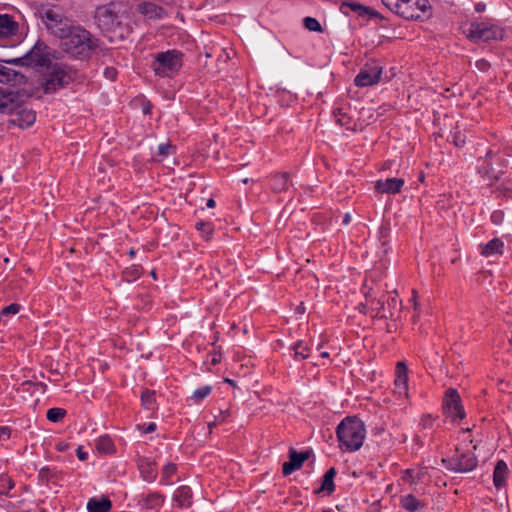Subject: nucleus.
<instances>
[{
  "label": "nucleus",
  "mask_w": 512,
  "mask_h": 512,
  "mask_svg": "<svg viewBox=\"0 0 512 512\" xmlns=\"http://www.w3.org/2000/svg\"><path fill=\"white\" fill-rule=\"evenodd\" d=\"M96 449L104 454L113 453L114 444L108 436H101L96 441Z\"/></svg>",
  "instance_id": "c85d7f7f"
},
{
  "label": "nucleus",
  "mask_w": 512,
  "mask_h": 512,
  "mask_svg": "<svg viewBox=\"0 0 512 512\" xmlns=\"http://www.w3.org/2000/svg\"><path fill=\"white\" fill-rule=\"evenodd\" d=\"M174 146H172L171 144L169 143H165V144H160L159 147H158V154L160 156H168L169 154L172 153V151H174Z\"/></svg>",
  "instance_id": "a19ab883"
},
{
  "label": "nucleus",
  "mask_w": 512,
  "mask_h": 512,
  "mask_svg": "<svg viewBox=\"0 0 512 512\" xmlns=\"http://www.w3.org/2000/svg\"><path fill=\"white\" fill-rule=\"evenodd\" d=\"M14 484L12 480L6 475H0V494H7Z\"/></svg>",
  "instance_id": "4c0bfd02"
},
{
  "label": "nucleus",
  "mask_w": 512,
  "mask_h": 512,
  "mask_svg": "<svg viewBox=\"0 0 512 512\" xmlns=\"http://www.w3.org/2000/svg\"><path fill=\"white\" fill-rule=\"evenodd\" d=\"M138 469L141 477L147 482H153L157 477L155 464L149 458H139Z\"/></svg>",
  "instance_id": "6ab92c4d"
},
{
  "label": "nucleus",
  "mask_w": 512,
  "mask_h": 512,
  "mask_svg": "<svg viewBox=\"0 0 512 512\" xmlns=\"http://www.w3.org/2000/svg\"><path fill=\"white\" fill-rule=\"evenodd\" d=\"M371 305H372V308L378 312L380 311H383L384 313H387L386 310H385V306H384V302L381 301V300H377L375 298H373L371 300Z\"/></svg>",
  "instance_id": "a18cd8bd"
},
{
  "label": "nucleus",
  "mask_w": 512,
  "mask_h": 512,
  "mask_svg": "<svg viewBox=\"0 0 512 512\" xmlns=\"http://www.w3.org/2000/svg\"><path fill=\"white\" fill-rule=\"evenodd\" d=\"M476 66L478 69L485 71L489 68V63L485 59H481L476 62Z\"/></svg>",
  "instance_id": "3c124183"
},
{
  "label": "nucleus",
  "mask_w": 512,
  "mask_h": 512,
  "mask_svg": "<svg viewBox=\"0 0 512 512\" xmlns=\"http://www.w3.org/2000/svg\"><path fill=\"white\" fill-rule=\"evenodd\" d=\"M196 228L203 234V236H208L212 233V226L210 223L200 222L196 225Z\"/></svg>",
  "instance_id": "79ce46f5"
},
{
  "label": "nucleus",
  "mask_w": 512,
  "mask_h": 512,
  "mask_svg": "<svg viewBox=\"0 0 512 512\" xmlns=\"http://www.w3.org/2000/svg\"><path fill=\"white\" fill-rule=\"evenodd\" d=\"M58 451H65L68 448V444L60 442L56 446Z\"/></svg>",
  "instance_id": "13d9d810"
},
{
  "label": "nucleus",
  "mask_w": 512,
  "mask_h": 512,
  "mask_svg": "<svg viewBox=\"0 0 512 512\" xmlns=\"http://www.w3.org/2000/svg\"><path fill=\"white\" fill-rule=\"evenodd\" d=\"M442 462L448 466H454L456 462H458V457L451 458L449 460L443 459Z\"/></svg>",
  "instance_id": "5fc2aeb1"
},
{
  "label": "nucleus",
  "mask_w": 512,
  "mask_h": 512,
  "mask_svg": "<svg viewBox=\"0 0 512 512\" xmlns=\"http://www.w3.org/2000/svg\"><path fill=\"white\" fill-rule=\"evenodd\" d=\"M296 310H297L299 313H303V312H304V310H305L303 303H301V304L297 307V309H296Z\"/></svg>",
  "instance_id": "e2e57ef3"
},
{
  "label": "nucleus",
  "mask_w": 512,
  "mask_h": 512,
  "mask_svg": "<svg viewBox=\"0 0 512 512\" xmlns=\"http://www.w3.org/2000/svg\"><path fill=\"white\" fill-rule=\"evenodd\" d=\"M77 456H78L79 460H81V461L86 460L88 457L87 453L84 452L81 447H78V449H77Z\"/></svg>",
  "instance_id": "864d4df0"
},
{
  "label": "nucleus",
  "mask_w": 512,
  "mask_h": 512,
  "mask_svg": "<svg viewBox=\"0 0 512 512\" xmlns=\"http://www.w3.org/2000/svg\"><path fill=\"white\" fill-rule=\"evenodd\" d=\"M164 499L165 497L162 494L154 492L143 496L139 504L143 509L153 510L159 508L163 504Z\"/></svg>",
  "instance_id": "412c9836"
},
{
  "label": "nucleus",
  "mask_w": 512,
  "mask_h": 512,
  "mask_svg": "<svg viewBox=\"0 0 512 512\" xmlns=\"http://www.w3.org/2000/svg\"><path fill=\"white\" fill-rule=\"evenodd\" d=\"M404 180L402 178H389L386 180H378L375 183V190L380 193L396 194L399 193Z\"/></svg>",
  "instance_id": "f3484780"
},
{
  "label": "nucleus",
  "mask_w": 512,
  "mask_h": 512,
  "mask_svg": "<svg viewBox=\"0 0 512 512\" xmlns=\"http://www.w3.org/2000/svg\"><path fill=\"white\" fill-rule=\"evenodd\" d=\"M382 67L376 62L367 63L354 79L358 87H368L377 84L380 81Z\"/></svg>",
  "instance_id": "ddd939ff"
},
{
  "label": "nucleus",
  "mask_w": 512,
  "mask_h": 512,
  "mask_svg": "<svg viewBox=\"0 0 512 512\" xmlns=\"http://www.w3.org/2000/svg\"><path fill=\"white\" fill-rule=\"evenodd\" d=\"M454 144L457 147H462L465 144V139L460 134H456L454 137Z\"/></svg>",
  "instance_id": "603ef678"
},
{
  "label": "nucleus",
  "mask_w": 512,
  "mask_h": 512,
  "mask_svg": "<svg viewBox=\"0 0 512 512\" xmlns=\"http://www.w3.org/2000/svg\"><path fill=\"white\" fill-rule=\"evenodd\" d=\"M141 402L146 409H150L151 405L155 402V392L145 389L141 393Z\"/></svg>",
  "instance_id": "72a5a7b5"
},
{
  "label": "nucleus",
  "mask_w": 512,
  "mask_h": 512,
  "mask_svg": "<svg viewBox=\"0 0 512 512\" xmlns=\"http://www.w3.org/2000/svg\"><path fill=\"white\" fill-rule=\"evenodd\" d=\"M142 273V268L139 266H131L125 269L123 272V278L127 282H132L137 280Z\"/></svg>",
  "instance_id": "7c9ffc66"
},
{
  "label": "nucleus",
  "mask_w": 512,
  "mask_h": 512,
  "mask_svg": "<svg viewBox=\"0 0 512 512\" xmlns=\"http://www.w3.org/2000/svg\"><path fill=\"white\" fill-rule=\"evenodd\" d=\"M508 471L509 469L505 461L499 460L496 463L493 473V482L497 488H500L505 484V478Z\"/></svg>",
  "instance_id": "393cba45"
},
{
  "label": "nucleus",
  "mask_w": 512,
  "mask_h": 512,
  "mask_svg": "<svg viewBox=\"0 0 512 512\" xmlns=\"http://www.w3.org/2000/svg\"><path fill=\"white\" fill-rule=\"evenodd\" d=\"M290 175L287 172L276 173L272 176L271 189L275 193H281L288 190Z\"/></svg>",
  "instance_id": "5701e85b"
},
{
  "label": "nucleus",
  "mask_w": 512,
  "mask_h": 512,
  "mask_svg": "<svg viewBox=\"0 0 512 512\" xmlns=\"http://www.w3.org/2000/svg\"><path fill=\"white\" fill-rule=\"evenodd\" d=\"M177 467L174 463L166 464L162 469V478L165 483L176 473Z\"/></svg>",
  "instance_id": "58836bf2"
},
{
  "label": "nucleus",
  "mask_w": 512,
  "mask_h": 512,
  "mask_svg": "<svg viewBox=\"0 0 512 512\" xmlns=\"http://www.w3.org/2000/svg\"><path fill=\"white\" fill-rule=\"evenodd\" d=\"M0 113L11 116L10 123L21 128L29 127L36 120V114L14 100L12 93L0 88Z\"/></svg>",
  "instance_id": "20e7f679"
},
{
  "label": "nucleus",
  "mask_w": 512,
  "mask_h": 512,
  "mask_svg": "<svg viewBox=\"0 0 512 512\" xmlns=\"http://www.w3.org/2000/svg\"><path fill=\"white\" fill-rule=\"evenodd\" d=\"M150 109H151V105H150V103H147V104H144V105H143V109H142V110H143V113H145V114L149 113V112H150Z\"/></svg>",
  "instance_id": "052dcab7"
},
{
  "label": "nucleus",
  "mask_w": 512,
  "mask_h": 512,
  "mask_svg": "<svg viewBox=\"0 0 512 512\" xmlns=\"http://www.w3.org/2000/svg\"><path fill=\"white\" fill-rule=\"evenodd\" d=\"M503 246V241L499 238L492 239L482 247L481 254L487 257L494 254H501Z\"/></svg>",
  "instance_id": "bb28decb"
},
{
  "label": "nucleus",
  "mask_w": 512,
  "mask_h": 512,
  "mask_svg": "<svg viewBox=\"0 0 512 512\" xmlns=\"http://www.w3.org/2000/svg\"><path fill=\"white\" fill-rule=\"evenodd\" d=\"M412 294H413V296H412L411 302L413 303L414 311L415 312H419L420 311V305H419V303L417 301L418 293H417L416 290H413Z\"/></svg>",
  "instance_id": "09e8293b"
},
{
  "label": "nucleus",
  "mask_w": 512,
  "mask_h": 512,
  "mask_svg": "<svg viewBox=\"0 0 512 512\" xmlns=\"http://www.w3.org/2000/svg\"><path fill=\"white\" fill-rule=\"evenodd\" d=\"M293 349L295 351V357L298 359H307L309 357V347L304 344L302 341H298Z\"/></svg>",
  "instance_id": "473e14b6"
},
{
  "label": "nucleus",
  "mask_w": 512,
  "mask_h": 512,
  "mask_svg": "<svg viewBox=\"0 0 512 512\" xmlns=\"http://www.w3.org/2000/svg\"><path fill=\"white\" fill-rule=\"evenodd\" d=\"M39 16L47 30L58 38L64 37L71 27L70 21L57 7L43 8L39 11Z\"/></svg>",
  "instance_id": "0eeeda50"
},
{
  "label": "nucleus",
  "mask_w": 512,
  "mask_h": 512,
  "mask_svg": "<svg viewBox=\"0 0 512 512\" xmlns=\"http://www.w3.org/2000/svg\"><path fill=\"white\" fill-rule=\"evenodd\" d=\"M66 415V410L62 408H51L47 411L46 417L51 422H59Z\"/></svg>",
  "instance_id": "2f4dec72"
},
{
  "label": "nucleus",
  "mask_w": 512,
  "mask_h": 512,
  "mask_svg": "<svg viewBox=\"0 0 512 512\" xmlns=\"http://www.w3.org/2000/svg\"><path fill=\"white\" fill-rule=\"evenodd\" d=\"M483 9H484V6H481L480 4H478V5L476 6V10H477L478 12L482 11Z\"/></svg>",
  "instance_id": "69168bd1"
},
{
  "label": "nucleus",
  "mask_w": 512,
  "mask_h": 512,
  "mask_svg": "<svg viewBox=\"0 0 512 512\" xmlns=\"http://www.w3.org/2000/svg\"><path fill=\"white\" fill-rule=\"evenodd\" d=\"M395 392L400 396L408 395V368L403 361L396 364L395 369Z\"/></svg>",
  "instance_id": "dca6fc26"
},
{
  "label": "nucleus",
  "mask_w": 512,
  "mask_h": 512,
  "mask_svg": "<svg viewBox=\"0 0 512 512\" xmlns=\"http://www.w3.org/2000/svg\"><path fill=\"white\" fill-rule=\"evenodd\" d=\"M179 507H190L192 504V491L188 486L179 487L173 496Z\"/></svg>",
  "instance_id": "b1692460"
},
{
  "label": "nucleus",
  "mask_w": 512,
  "mask_h": 512,
  "mask_svg": "<svg viewBox=\"0 0 512 512\" xmlns=\"http://www.w3.org/2000/svg\"><path fill=\"white\" fill-rule=\"evenodd\" d=\"M310 457L308 451L298 453L294 448L289 449V461L283 464V474L285 476L290 475L296 470H299L304 461Z\"/></svg>",
  "instance_id": "2eb2a0df"
},
{
  "label": "nucleus",
  "mask_w": 512,
  "mask_h": 512,
  "mask_svg": "<svg viewBox=\"0 0 512 512\" xmlns=\"http://www.w3.org/2000/svg\"><path fill=\"white\" fill-rule=\"evenodd\" d=\"M138 11L149 19L161 18L164 15L163 8L151 2L139 4Z\"/></svg>",
  "instance_id": "4be33fe9"
},
{
  "label": "nucleus",
  "mask_w": 512,
  "mask_h": 512,
  "mask_svg": "<svg viewBox=\"0 0 512 512\" xmlns=\"http://www.w3.org/2000/svg\"><path fill=\"white\" fill-rule=\"evenodd\" d=\"M476 466V457L462 454L458 457V462H456L454 466H448V469L455 472H469L472 471Z\"/></svg>",
  "instance_id": "aec40b11"
},
{
  "label": "nucleus",
  "mask_w": 512,
  "mask_h": 512,
  "mask_svg": "<svg viewBox=\"0 0 512 512\" xmlns=\"http://www.w3.org/2000/svg\"><path fill=\"white\" fill-rule=\"evenodd\" d=\"M335 489L334 481L332 479L323 477L322 485L316 490V493L327 491L329 494Z\"/></svg>",
  "instance_id": "ea45409f"
},
{
  "label": "nucleus",
  "mask_w": 512,
  "mask_h": 512,
  "mask_svg": "<svg viewBox=\"0 0 512 512\" xmlns=\"http://www.w3.org/2000/svg\"><path fill=\"white\" fill-rule=\"evenodd\" d=\"M345 8L351 9L352 11L358 13L360 16L365 14H369L370 16L376 15V13L371 8L363 6L358 2H343L340 7V10L343 13H346V11L344 10Z\"/></svg>",
  "instance_id": "cd10ccee"
},
{
  "label": "nucleus",
  "mask_w": 512,
  "mask_h": 512,
  "mask_svg": "<svg viewBox=\"0 0 512 512\" xmlns=\"http://www.w3.org/2000/svg\"><path fill=\"white\" fill-rule=\"evenodd\" d=\"M403 481L409 482V483H416V476L414 474L413 469H407L404 471L402 476Z\"/></svg>",
  "instance_id": "c03bdc74"
},
{
  "label": "nucleus",
  "mask_w": 512,
  "mask_h": 512,
  "mask_svg": "<svg viewBox=\"0 0 512 512\" xmlns=\"http://www.w3.org/2000/svg\"><path fill=\"white\" fill-rule=\"evenodd\" d=\"M400 305H401V301H399L397 299V296H392L388 300L389 309H388L387 313H383L382 314V317H384V318H393L394 315H395L394 310H396Z\"/></svg>",
  "instance_id": "c9c22d12"
},
{
  "label": "nucleus",
  "mask_w": 512,
  "mask_h": 512,
  "mask_svg": "<svg viewBox=\"0 0 512 512\" xmlns=\"http://www.w3.org/2000/svg\"><path fill=\"white\" fill-rule=\"evenodd\" d=\"M494 156L496 157L491 150L488 151L484 158L478 160L479 164L477 167L478 173L487 178L490 181V185H492L494 181L499 180L502 174V171L495 170L492 166L491 160Z\"/></svg>",
  "instance_id": "4468645a"
},
{
  "label": "nucleus",
  "mask_w": 512,
  "mask_h": 512,
  "mask_svg": "<svg viewBox=\"0 0 512 512\" xmlns=\"http://www.w3.org/2000/svg\"><path fill=\"white\" fill-rule=\"evenodd\" d=\"M18 28V23H16L10 15H0V40L16 35Z\"/></svg>",
  "instance_id": "a211bd4d"
},
{
  "label": "nucleus",
  "mask_w": 512,
  "mask_h": 512,
  "mask_svg": "<svg viewBox=\"0 0 512 512\" xmlns=\"http://www.w3.org/2000/svg\"><path fill=\"white\" fill-rule=\"evenodd\" d=\"M105 75L110 79H114L116 71L113 68H106Z\"/></svg>",
  "instance_id": "6e6d98bb"
},
{
  "label": "nucleus",
  "mask_w": 512,
  "mask_h": 512,
  "mask_svg": "<svg viewBox=\"0 0 512 512\" xmlns=\"http://www.w3.org/2000/svg\"><path fill=\"white\" fill-rule=\"evenodd\" d=\"M20 311V305L16 303H12L6 307H4L1 311L2 315L7 314H17Z\"/></svg>",
  "instance_id": "37998d69"
},
{
  "label": "nucleus",
  "mask_w": 512,
  "mask_h": 512,
  "mask_svg": "<svg viewBox=\"0 0 512 512\" xmlns=\"http://www.w3.org/2000/svg\"><path fill=\"white\" fill-rule=\"evenodd\" d=\"M336 434L341 448L354 452L362 447L366 430L361 420L347 417L338 425Z\"/></svg>",
  "instance_id": "f03ea898"
},
{
  "label": "nucleus",
  "mask_w": 512,
  "mask_h": 512,
  "mask_svg": "<svg viewBox=\"0 0 512 512\" xmlns=\"http://www.w3.org/2000/svg\"><path fill=\"white\" fill-rule=\"evenodd\" d=\"M211 390H212V388L209 385L202 386L194 391V393L192 395V399L196 403H198V402L202 401L205 397H207L210 394Z\"/></svg>",
  "instance_id": "f704fd0d"
},
{
  "label": "nucleus",
  "mask_w": 512,
  "mask_h": 512,
  "mask_svg": "<svg viewBox=\"0 0 512 512\" xmlns=\"http://www.w3.org/2000/svg\"><path fill=\"white\" fill-rule=\"evenodd\" d=\"M432 422H433V418L431 415H424L421 418V424L423 425L424 428L431 427Z\"/></svg>",
  "instance_id": "49530a36"
},
{
  "label": "nucleus",
  "mask_w": 512,
  "mask_h": 512,
  "mask_svg": "<svg viewBox=\"0 0 512 512\" xmlns=\"http://www.w3.org/2000/svg\"><path fill=\"white\" fill-rule=\"evenodd\" d=\"M392 12L406 20H427L431 17L429 0H382Z\"/></svg>",
  "instance_id": "7ed1b4c3"
},
{
  "label": "nucleus",
  "mask_w": 512,
  "mask_h": 512,
  "mask_svg": "<svg viewBox=\"0 0 512 512\" xmlns=\"http://www.w3.org/2000/svg\"><path fill=\"white\" fill-rule=\"evenodd\" d=\"M424 474H425V472H424V470H423V469H420V470L415 474L417 482H418V481H420V480L423 478Z\"/></svg>",
  "instance_id": "bf43d9fd"
},
{
  "label": "nucleus",
  "mask_w": 512,
  "mask_h": 512,
  "mask_svg": "<svg viewBox=\"0 0 512 512\" xmlns=\"http://www.w3.org/2000/svg\"><path fill=\"white\" fill-rule=\"evenodd\" d=\"M424 179H425L424 173H420V175H419V181H420V182H423V181H424Z\"/></svg>",
  "instance_id": "338daca9"
},
{
  "label": "nucleus",
  "mask_w": 512,
  "mask_h": 512,
  "mask_svg": "<svg viewBox=\"0 0 512 512\" xmlns=\"http://www.w3.org/2000/svg\"><path fill=\"white\" fill-rule=\"evenodd\" d=\"M10 436V429L8 427H0V441L8 439Z\"/></svg>",
  "instance_id": "8fccbe9b"
},
{
  "label": "nucleus",
  "mask_w": 512,
  "mask_h": 512,
  "mask_svg": "<svg viewBox=\"0 0 512 512\" xmlns=\"http://www.w3.org/2000/svg\"><path fill=\"white\" fill-rule=\"evenodd\" d=\"M443 409L448 417L452 420L463 419L465 411L461 403V398L458 391L454 388H449L443 399Z\"/></svg>",
  "instance_id": "f8f14e48"
},
{
  "label": "nucleus",
  "mask_w": 512,
  "mask_h": 512,
  "mask_svg": "<svg viewBox=\"0 0 512 512\" xmlns=\"http://www.w3.org/2000/svg\"><path fill=\"white\" fill-rule=\"evenodd\" d=\"M343 222H344L345 224H348V223L350 222V215H349L348 213H347V214H345Z\"/></svg>",
  "instance_id": "0e129e2a"
},
{
  "label": "nucleus",
  "mask_w": 512,
  "mask_h": 512,
  "mask_svg": "<svg viewBox=\"0 0 512 512\" xmlns=\"http://www.w3.org/2000/svg\"><path fill=\"white\" fill-rule=\"evenodd\" d=\"M138 428L142 429V431L144 433H151V432L155 431L156 424L155 423H149L148 425H143V426L138 425Z\"/></svg>",
  "instance_id": "de8ad7c7"
},
{
  "label": "nucleus",
  "mask_w": 512,
  "mask_h": 512,
  "mask_svg": "<svg viewBox=\"0 0 512 512\" xmlns=\"http://www.w3.org/2000/svg\"><path fill=\"white\" fill-rule=\"evenodd\" d=\"M9 60H0V82L9 84L18 89L25 85L28 79L30 68L14 66L8 63Z\"/></svg>",
  "instance_id": "1a4fd4ad"
},
{
  "label": "nucleus",
  "mask_w": 512,
  "mask_h": 512,
  "mask_svg": "<svg viewBox=\"0 0 512 512\" xmlns=\"http://www.w3.org/2000/svg\"><path fill=\"white\" fill-rule=\"evenodd\" d=\"M211 362L213 365H216L219 362V359L214 357Z\"/></svg>",
  "instance_id": "774afa93"
},
{
  "label": "nucleus",
  "mask_w": 512,
  "mask_h": 512,
  "mask_svg": "<svg viewBox=\"0 0 512 512\" xmlns=\"http://www.w3.org/2000/svg\"><path fill=\"white\" fill-rule=\"evenodd\" d=\"M50 62L48 47L38 41L25 55L9 59L8 63L14 66L29 68L32 66H46Z\"/></svg>",
  "instance_id": "6e6552de"
},
{
  "label": "nucleus",
  "mask_w": 512,
  "mask_h": 512,
  "mask_svg": "<svg viewBox=\"0 0 512 512\" xmlns=\"http://www.w3.org/2000/svg\"><path fill=\"white\" fill-rule=\"evenodd\" d=\"M111 507V501L108 498H91L87 503L88 512H108Z\"/></svg>",
  "instance_id": "a878e982"
},
{
  "label": "nucleus",
  "mask_w": 512,
  "mask_h": 512,
  "mask_svg": "<svg viewBox=\"0 0 512 512\" xmlns=\"http://www.w3.org/2000/svg\"><path fill=\"white\" fill-rule=\"evenodd\" d=\"M207 207H209V208H213V207H215V201H214V199L210 198V199L207 201Z\"/></svg>",
  "instance_id": "680f3d73"
},
{
  "label": "nucleus",
  "mask_w": 512,
  "mask_h": 512,
  "mask_svg": "<svg viewBox=\"0 0 512 512\" xmlns=\"http://www.w3.org/2000/svg\"><path fill=\"white\" fill-rule=\"evenodd\" d=\"M71 80L72 77L66 67L55 64L49 67V71L44 78L42 86L45 93H53L68 85Z\"/></svg>",
  "instance_id": "9b49d317"
},
{
  "label": "nucleus",
  "mask_w": 512,
  "mask_h": 512,
  "mask_svg": "<svg viewBox=\"0 0 512 512\" xmlns=\"http://www.w3.org/2000/svg\"><path fill=\"white\" fill-rule=\"evenodd\" d=\"M464 33L474 42L496 40L503 36L502 30L498 26L485 22L470 23L464 28Z\"/></svg>",
  "instance_id": "9d476101"
},
{
  "label": "nucleus",
  "mask_w": 512,
  "mask_h": 512,
  "mask_svg": "<svg viewBox=\"0 0 512 512\" xmlns=\"http://www.w3.org/2000/svg\"><path fill=\"white\" fill-rule=\"evenodd\" d=\"M182 54L176 50L160 52L156 55L152 68L157 76L170 77L182 66Z\"/></svg>",
  "instance_id": "423d86ee"
},
{
  "label": "nucleus",
  "mask_w": 512,
  "mask_h": 512,
  "mask_svg": "<svg viewBox=\"0 0 512 512\" xmlns=\"http://www.w3.org/2000/svg\"><path fill=\"white\" fill-rule=\"evenodd\" d=\"M94 22L100 32L110 41L123 40L131 33V27L121 3L111 2L98 6Z\"/></svg>",
  "instance_id": "f257e3e1"
},
{
  "label": "nucleus",
  "mask_w": 512,
  "mask_h": 512,
  "mask_svg": "<svg viewBox=\"0 0 512 512\" xmlns=\"http://www.w3.org/2000/svg\"><path fill=\"white\" fill-rule=\"evenodd\" d=\"M402 507L410 512H415L421 507V503L413 495L409 494L402 498Z\"/></svg>",
  "instance_id": "c756f323"
},
{
  "label": "nucleus",
  "mask_w": 512,
  "mask_h": 512,
  "mask_svg": "<svg viewBox=\"0 0 512 512\" xmlns=\"http://www.w3.org/2000/svg\"><path fill=\"white\" fill-rule=\"evenodd\" d=\"M304 26L306 29H308L310 31H315V32L322 31V27H321V24L319 23V21L312 17L304 18Z\"/></svg>",
  "instance_id": "e433bc0d"
},
{
  "label": "nucleus",
  "mask_w": 512,
  "mask_h": 512,
  "mask_svg": "<svg viewBox=\"0 0 512 512\" xmlns=\"http://www.w3.org/2000/svg\"><path fill=\"white\" fill-rule=\"evenodd\" d=\"M335 474H336L335 469H334V468H330V469L325 473L324 477H326V478H329V479H332V480H333V479H334Z\"/></svg>",
  "instance_id": "4d7b16f0"
},
{
  "label": "nucleus",
  "mask_w": 512,
  "mask_h": 512,
  "mask_svg": "<svg viewBox=\"0 0 512 512\" xmlns=\"http://www.w3.org/2000/svg\"><path fill=\"white\" fill-rule=\"evenodd\" d=\"M60 39L67 53L72 56H84L97 47V39H93L89 31L81 27H69L67 33Z\"/></svg>",
  "instance_id": "39448f33"
}]
</instances>
